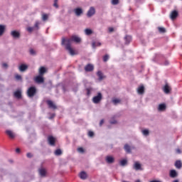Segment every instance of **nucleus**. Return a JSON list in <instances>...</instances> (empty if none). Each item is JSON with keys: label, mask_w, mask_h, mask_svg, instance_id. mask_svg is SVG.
Listing matches in <instances>:
<instances>
[{"label": "nucleus", "mask_w": 182, "mask_h": 182, "mask_svg": "<svg viewBox=\"0 0 182 182\" xmlns=\"http://www.w3.org/2000/svg\"><path fill=\"white\" fill-rule=\"evenodd\" d=\"M80 38L76 36H73L70 38H63L62 39V45H65V49L68 50L69 53L72 56H74V55H76V53L75 52V50H73V48H72L71 47L72 42H76V43H80Z\"/></svg>", "instance_id": "f257e3e1"}, {"label": "nucleus", "mask_w": 182, "mask_h": 182, "mask_svg": "<svg viewBox=\"0 0 182 182\" xmlns=\"http://www.w3.org/2000/svg\"><path fill=\"white\" fill-rule=\"evenodd\" d=\"M36 95V87H30L27 90V95L28 97H33Z\"/></svg>", "instance_id": "f03ea898"}, {"label": "nucleus", "mask_w": 182, "mask_h": 182, "mask_svg": "<svg viewBox=\"0 0 182 182\" xmlns=\"http://www.w3.org/2000/svg\"><path fill=\"white\" fill-rule=\"evenodd\" d=\"M102 100V93L99 92L97 96L94 97L92 99L93 103L97 104Z\"/></svg>", "instance_id": "7ed1b4c3"}, {"label": "nucleus", "mask_w": 182, "mask_h": 182, "mask_svg": "<svg viewBox=\"0 0 182 182\" xmlns=\"http://www.w3.org/2000/svg\"><path fill=\"white\" fill-rule=\"evenodd\" d=\"M96 14V10L95 9V7H90L87 13V16L88 18H91V16H93Z\"/></svg>", "instance_id": "20e7f679"}, {"label": "nucleus", "mask_w": 182, "mask_h": 182, "mask_svg": "<svg viewBox=\"0 0 182 182\" xmlns=\"http://www.w3.org/2000/svg\"><path fill=\"white\" fill-rule=\"evenodd\" d=\"M11 36L14 38V39H19L21 38V33H19L17 31H12L11 32Z\"/></svg>", "instance_id": "39448f33"}, {"label": "nucleus", "mask_w": 182, "mask_h": 182, "mask_svg": "<svg viewBox=\"0 0 182 182\" xmlns=\"http://www.w3.org/2000/svg\"><path fill=\"white\" fill-rule=\"evenodd\" d=\"M48 141L50 146H55V143H56V139L53 137V136H48Z\"/></svg>", "instance_id": "423d86ee"}, {"label": "nucleus", "mask_w": 182, "mask_h": 182, "mask_svg": "<svg viewBox=\"0 0 182 182\" xmlns=\"http://www.w3.org/2000/svg\"><path fill=\"white\" fill-rule=\"evenodd\" d=\"M34 80L36 83H43L45 82V80L43 79V75H39L38 76H36L34 78Z\"/></svg>", "instance_id": "0eeeda50"}, {"label": "nucleus", "mask_w": 182, "mask_h": 182, "mask_svg": "<svg viewBox=\"0 0 182 182\" xmlns=\"http://www.w3.org/2000/svg\"><path fill=\"white\" fill-rule=\"evenodd\" d=\"M46 103L50 109H53V110H55V109H58V107H56V105L52 102V100H47Z\"/></svg>", "instance_id": "6e6552de"}, {"label": "nucleus", "mask_w": 182, "mask_h": 182, "mask_svg": "<svg viewBox=\"0 0 182 182\" xmlns=\"http://www.w3.org/2000/svg\"><path fill=\"white\" fill-rule=\"evenodd\" d=\"M163 90L166 95H169V93L171 92V87L168 86V84H166L163 87Z\"/></svg>", "instance_id": "1a4fd4ad"}, {"label": "nucleus", "mask_w": 182, "mask_h": 182, "mask_svg": "<svg viewBox=\"0 0 182 182\" xmlns=\"http://www.w3.org/2000/svg\"><path fill=\"white\" fill-rule=\"evenodd\" d=\"M105 161L108 164H112V163H114V157L112 156H107L105 158Z\"/></svg>", "instance_id": "9d476101"}, {"label": "nucleus", "mask_w": 182, "mask_h": 182, "mask_svg": "<svg viewBox=\"0 0 182 182\" xmlns=\"http://www.w3.org/2000/svg\"><path fill=\"white\" fill-rule=\"evenodd\" d=\"M95 69L93 65L88 64L85 67V72H92Z\"/></svg>", "instance_id": "9b49d317"}, {"label": "nucleus", "mask_w": 182, "mask_h": 182, "mask_svg": "<svg viewBox=\"0 0 182 182\" xmlns=\"http://www.w3.org/2000/svg\"><path fill=\"white\" fill-rule=\"evenodd\" d=\"M6 134L9 137V139H15V134L11 130H6Z\"/></svg>", "instance_id": "f8f14e48"}, {"label": "nucleus", "mask_w": 182, "mask_h": 182, "mask_svg": "<svg viewBox=\"0 0 182 182\" xmlns=\"http://www.w3.org/2000/svg\"><path fill=\"white\" fill-rule=\"evenodd\" d=\"M133 167L134 170L136 171L143 170V168H141V164H140L139 161H135Z\"/></svg>", "instance_id": "ddd939ff"}, {"label": "nucleus", "mask_w": 182, "mask_h": 182, "mask_svg": "<svg viewBox=\"0 0 182 182\" xmlns=\"http://www.w3.org/2000/svg\"><path fill=\"white\" fill-rule=\"evenodd\" d=\"M18 70L20 72H25L26 70H28V65L26 64H21L18 67Z\"/></svg>", "instance_id": "4468645a"}, {"label": "nucleus", "mask_w": 182, "mask_h": 182, "mask_svg": "<svg viewBox=\"0 0 182 182\" xmlns=\"http://www.w3.org/2000/svg\"><path fill=\"white\" fill-rule=\"evenodd\" d=\"M79 177L81 180H86V178H87V173L85 171H81L79 174Z\"/></svg>", "instance_id": "2eb2a0df"}, {"label": "nucleus", "mask_w": 182, "mask_h": 182, "mask_svg": "<svg viewBox=\"0 0 182 182\" xmlns=\"http://www.w3.org/2000/svg\"><path fill=\"white\" fill-rule=\"evenodd\" d=\"M74 12L77 16H80L83 14V10L80 8H77L74 10Z\"/></svg>", "instance_id": "dca6fc26"}, {"label": "nucleus", "mask_w": 182, "mask_h": 182, "mask_svg": "<svg viewBox=\"0 0 182 182\" xmlns=\"http://www.w3.org/2000/svg\"><path fill=\"white\" fill-rule=\"evenodd\" d=\"M169 176L170 177H171V178H176V177H177L178 176L177 171H176V170L174 169L171 170Z\"/></svg>", "instance_id": "f3484780"}, {"label": "nucleus", "mask_w": 182, "mask_h": 182, "mask_svg": "<svg viewBox=\"0 0 182 182\" xmlns=\"http://www.w3.org/2000/svg\"><path fill=\"white\" fill-rule=\"evenodd\" d=\"M177 16H178V12H177V11H173L171 13V19H172V21H174Z\"/></svg>", "instance_id": "a211bd4d"}, {"label": "nucleus", "mask_w": 182, "mask_h": 182, "mask_svg": "<svg viewBox=\"0 0 182 182\" xmlns=\"http://www.w3.org/2000/svg\"><path fill=\"white\" fill-rule=\"evenodd\" d=\"M14 97H16V99H21L22 98V92L21 90H17L14 92Z\"/></svg>", "instance_id": "6ab92c4d"}, {"label": "nucleus", "mask_w": 182, "mask_h": 182, "mask_svg": "<svg viewBox=\"0 0 182 182\" xmlns=\"http://www.w3.org/2000/svg\"><path fill=\"white\" fill-rule=\"evenodd\" d=\"M97 75L98 76L99 80H103V79L106 78V76L103 75V73H102V71H98L97 73Z\"/></svg>", "instance_id": "aec40b11"}, {"label": "nucleus", "mask_w": 182, "mask_h": 182, "mask_svg": "<svg viewBox=\"0 0 182 182\" xmlns=\"http://www.w3.org/2000/svg\"><path fill=\"white\" fill-rule=\"evenodd\" d=\"M39 171V174L40 176H41V177H45V176H46V169L41 168L38 170Z\"/></svg>", "instance_id": "412c9836"}, {"label": "nucleus", "mask_w": 182, "mask_h": 182, "mask_svg": "<svg viewBox=\"0 0 182 182\" xmlns=\"http://www.w3.org/2000/svg\"><path fill=\"white\" fill-rule=\"evenodd\" d=\"M38 72L41 76H43L46 73V68L45 67H41Z\"/></svg>", "instance_id": "4be33fe9"}, {"label": "nucleus", "mask_w": 182, "mask_h": 182, "mask_svg": "<svg viewBox=\"0 0 182 182\" xmlns=\"http://www.w3.org/2000/svg\"><path fill=\"white\" fill-rule=\"evenodd\" d=\"M137 92L139 95H143L144 93V86L141 85L138 87Z\"/></svg>", "instance_id": "5701e85b"}, {"label": "nucleus", "mask_w": 182, "mask_h": 182, "mask_svg": "<svg viewBox=\"0 0 182 182\" xmlns=\"http://www.w3.org/2000/svg\"><path fill=\"white\" fill-rule=\"evenodd\" d=\"M175 167H176V168L180 169L182 167V163L181 161L178 160L175 162Z\"/></svg>", "instance_id": "b1692460"}, {"label": "nucleus", "mask_w": 182, "mask_h": 182, "mask_svg": "<svg viewBox=\"0 0 182 182\" xmlns=\"http://www.w3.org/2000/svg\"><path fill=\"white\" fill-rule=\"evenodd\" d=\"M124 149L127 153H132V147L129 144H125Z\"/></svg>", "instance_id": "393cba45"}, {"label": "nucleus", "mask_w": 182, "mask_h": 182, "mask_svg": "<svg viewBox=\"0 0 182 182\" xmlns=\"http://www.w3.org/2000/svg\"><path fill=\"white\" fill-rule=\"evenodd\" d=\"M5 33V26L0 25V36H2Z\"/></svg>", "instance_id": "a878e982"}, {"label": "nucleus", "mask_w": 182, "mask_h": 182, "mask_svg": "<svg viewBox=\"0 0 182 182\" xmlns=\"http://www.w3.org/2000/svg\"><path fill=\"white\" fill-rule=\"evenodd\" d=\"M159 110L160 112H163V110H166V105L165 104H161L159 105Z\"/></svg>", "instance_id": "bb28decb"}, {"label": "nucleus", "mask_w": 182, "mask_h": 182, "mask_svg": "<svg viewBox=\"0 0 182 182\" xmlns=\"http://www.w3.org/2000/svg\"><path fill=\"white\" fill-rule=\"evenodd\" d=\"M125 42H126L127 45H129V43L130 42H132V36H125Z\"/></svg>", "instance_id": "cd10ccee"}, {"label": "nucleus", "mask_w": 182, "mask_h": 182, "mask_svg": "<svg viewBox=\"0 0 182 182\" xmlns=\"http://www.w3.org/2000/svg\"><path fill=\"white\" fill-rule=\"evenodd\" d=\"M54 154L55 156H60L62 155V150H60V149H56L54 152Z\"/></svg>", "instance_id": "c85d7f7f"}, {"label": "nucleus", "mask_w": 182, "mask_h": 182, "mask_svg": "<svg viewBox=\"0 0 182 182\" xmlns=\"http://www.w3.org/2000/svg\"><path fill=\"white\" fill-rule=\"evenodd\" d=\"M158 31L160 33H165L166 28L164 27H158Z\"/></svg>", "instance_id": "c756f323"}, {"label": "nucleus", "mask_w": 182, "mask_h": 182, "mask_svg": "<svg viewBox=\"0 0 182 182\" xmlns=\"http://www.w3.org/2000/svg\"><path fill=\"white\" fill-rule=\"evenodd\" d=\"M85 33L87 35H92V33H93V31L91 29H90V28H86L85 30Z\"/></svg>", "instance_id": "7c9ffc66"}, {"label": "nucleus", "mask_w": 182, "mask_h": 182, "mask_svg": "<svg viewBox=\"0 0 182 182\" xmlns=\"http://www.w3.org/2000/svg\"><path fill=\"white\" fill-rule=\"evenodd\" d=\"M120 99L115 98L112 100V103H114V105H117L118 103H120Z\"/></svg>", "instance_id": "2f4dec72"}, {"label": "nucleus", "mask_w": 182, "mask_h": 182, "mask_svg": "<svg viewBox=\"0 0 182 182\" xmlns=\"http://www.w3.org/2000/svg\"><path fill=\"white\" fill-rule=\"evenodd\" d=\"M15 79H16V80H22V76L20 75L19 74H16V75H15Z\"/></svg>", "instance_id": "473e14b6"}, {"label": "nucleus", "mask_w": 182, "mask_h": 182, "mask_svg": "<svg viewBox=\"0 0 182 182\" xmlns=\"http://www.w3.org/2000/svg\"><path fill=\"white\" fill-rule=\"evenodd\" d=\"M120 164H121L122 166H126V164H127V160H126V159L122 160V161H120Z\"/></svg>", "instance_id": "72a5a7b5"}, {"label": "nucleus", "mask_w": 182, "mask_h": 182, "mask_svg": "<svg viewBox=\"0 0 182 182\" xmlns=\"http://www.w3.org/2000/svg\"><path fill=\"white\" fill-rule=\"evenodd\" d=\"M48 14H43L42 15V19H43V21H48Z\"/></svg>", "instance_id": "f704fd0d"}, {"label": "nucleus", "mask_w": 182, "mask_h": 182, "mask_svg": "<svg viewBox=\"0 0 182 182\" xmlns=\"http://www.w3.org/2000/svg\"><path fill=\"white\" fill-rule=\"evenodd\" d=\"M142 133H143L144 136H149V132L148 129H144V130L142 131Z\"/></svg>", "instance_id": "c9c22d12"}, {"label": "nucleus", "mask_w": 182, "mask_h": 182, "mask_svg": "<svg viewBox=\"0 0 182 182\" xmlns=\"http://www.w3.org/2000/svg\"><path fill=\"white\" fill-rule=\"evenodd\" d=\"M107 60H109V55L106 54V55H104V57H103V61H104V62H107Z\"/></svg>", "instance_id": "e433bc0d"}, {"label": "nucleus", "mask_w": 182, "mask_h": 182, "mask_svg": "<svg viewBox=\"0 0 182 182\" xmlns=\"http://www.w3.org/2000/svg\"><path fill=\"white\" fill-rule=\"evenodd\" d=\"M86 92H87V96H90V92H92V88H87Z\"/></svg>", "instance_id": "4c0bfd02"}, {"label": "nucleus", "mask_w": 182, "mask_h": 182, "mask_svg": "<svg viewBox=\"0 0 182 182\" xmlns=\"http://www.w3.org/2000/svg\"><path fill=\"white\" fill-rule=\"evenodd\" d=\"M88 136H89V137H93V136H95V133L92 131H89Z\"/></svg>", "instance_id": "58836bf2"}, {"label": "nucleus", "mask_w": 182, "mask_h": 182, "mask_svg": "<svg viewBox=\"0 0 182 182\" xmlns=\"http://www.w3.org/2000/svg\"><path fill=\"white\" fill-rule=\"evenodd\" d=\"M119 4V0H112V5H117Z\"/></svg>", "instance_id": "ea45409f"}, {"label": "nucleus", "mask_w": 182, "mask_h": 182, "mask_svg": "<svg viewBox=\"0 0 182 182\" xmlns=\"http://www.w3.org/2000/svg\"><path fill=\"white\" fill-rule=\"evenodd\" d=\"M33 29H35V28H33V27H28L27 28V31H28V32H33Z\"/></svg>", "instance_id": "a19ab883"}, {"label": "nucleus", "mask_w": 182, "mask_h": 182, "mask_svg": "<svg viewBox=\"0 0 182 182\" xmlns=\"http://www.w3.org/2000/svg\"><path fill=\"white\" fill-rule=\"evenodd\" d=\"M29 52H30V55H36L35 50H33V48L30 49Z\"/></svg>", "instance_id": "79ce46f5"}, {"label": "nucleus", "mask_w": 182, "mask_h": 182, "mask_svg": "<svg viewBox=\"0 0 182 182\" xmlns=\"http://www.w3.org/2000/svg\"><path fill=\"white\" fill-rule=\"evenodd\" d=\"M53 6H55V8H59V6L58 5V0H54Z\"/></svg>", "instance_id": "37998d69"}, {"label": "nucleus", "mask_w": 182, "mask_h": 182, "mask_svg": "<svg viewBox=\"0 0 182 182\" xmlns=\"http://www.w3.org/2000/svg\"><path fill=\"white\" fill-rule=\"evenodd\" d=\"M2 68H4V69H8V64L6 63H3Z\"/></svg>", "instance_id": "c03bdc74"}, {"label": "nucleus", "mask_w": 182, "mask_h": 182, "mask_svg": "<svg viewBox=\"0 0 182 182\" xmlns=\"http://www.w3.org/2000/svg\"><path fill=\"white\" fill-rule=\"evenodd\" d=\"M77 151H79V153H85V149H83L82 147H80L77 149Z\"/></svg>", "instance_id": "a18cd8bd"}, {"label": "nucleus", "mask_w": 182, "mask_h": 182, "mask_svg": "<svg viewBox=\"0 0 182 182\" xmlns=\"http://www.w3.org/2000/svg\"><path fill=\"white\" fill-rule=\"evenodd\" d=\"M26 156H27V157L28 158V159H32V157H33V155H32V154H31V153H27V154H26Z\"/></svg>", "instance_id": "49530a36"}, {"label": "nucleus", "mask_w": 182, "mask_h": 182, "mask_svg": "<svg viewBox=\"0 0 182 182\" xmlns=\"http://www.w3.org/2000/svg\"><path fill=\"white\" fill-rule=\"evenodd\" d=\"M108 31H109V32L112 33V32H114V28H113V27H109V28H108Z\"/></svg>", "instance_id": "de8ad7c7"}, {"label": "nucleus", "mask_w": 182, "mask_h": 182, "mask_svg": "<svg viewBox=\"0 0 182 182\" xmlns=\"http://www.w3.org/2000/svg\"><path fill=\"white\" fill-rule=\"evenodd\" d=\"M116 123H117V121H116V120H112V121H110V124H116Z\"/></svg>", "instance_id": "09e8293b"}, {"label": "nucleus", "mask_w": 182, "mask_h": 182, "mask_svg": "<svg viewBox=\"0 0 182 182\" xmlns=\"http://www.w3.org/2000/svg\"><path fill=\"white\" fill-rule=\"evenodd\" d=\"M35 28H37V29H38L39 28V23H38V22H36V23H35Z\"/></svg>", "instance_id": "8fccbe9b"}, {"label": "nucleus", "mask_w": 182, "mask_h": 182, "mask_svg": "<svg viewBox=\"0 0 182 182\" xmlns=\"http://www.w3.org/2000/svg\"><path fill=\"white\" fill-rule=\"evenodd\" d=\"M103 123H105V120L104 119H102L100 122V126H102L103 125Z\"/></svg>", "instance_id": "3c124183"}, {"label": "nucleus", "mask_w": 182, "mask_h": 182, "mask_svg": "<svg viewBox=\"0 0 182 182\" xmlns=\"http://www.w3.org/2000/svg\"><path fill=\"white\" fill-rule=\"evenodd\" d=\"M16 152H17V153H21V149L17 148V149H16Z\"/></svg>", "instance_id": "603ef678"}, {"label": "nucleus", "mask_w": 182, "mask_h": 182, "mask_svg": "<svg viewBox=\"0 0 182 182\" xmlns=\"http://www.w3.org/2000/svg\"><path fill=\"white\" fill-rule=\"evenodd\" d=\"M149 182H161V181H157V180H153V181H150Z\"/></svg>", "instance_id": "864d4df0"}, {"label": "nucleus", "mask_w": 182, "mask_h": 182, "mask_svg": "<svg viewBox=\"0 0 182 182\" xmlns=\"http://www.w3.org/2000/svg\"><path fill=\"white\" fill-rule=\"evenodd\" d=\"M176 151H177V153H178V154L181 153V151L180 149H177Z\"/></svg>", "instance_id": "5fc2aeb1"}, {"label": "nucleus", "mask_w": 182, "mask_h": 182, "mask_svg": "<svg viewBox=\"0 0 182 182\" xmlns=\"http://www.w3.org/2000/svg\"><path fill=\"white\" fill-rule=\"evenodd\" d=\"M53 117H55V114H54L50 117V119H53Z\"/></svg>", "instance_id": "6e6d98bb"}, {"label": "nucleus", "mask_w": 182, "mask_h": 182, "mask_svg": "<svg viewBox=\"0 0 182 182\" xmlns=\"http://www.w3.org/2000/svg\"><path fill=\"white\" fill-rule=\"evenodd\" d=\"M100 45H102V43H97V46H100Z\"/></svg>", "instance_id": "4d7b16f0"}, {"label": "nucleus", "mask_w": 182, "mask_h": 182, "mask_svg": "<svg viewBox=\"0 0 182 182\" xmlns=\"http://www.w3.org/2000/svg\"><path fill=\"white\" fill-rule=\"evenodd\" d=\"M92 46H93V48H95V46H96L95 43H92Z\"/></svg>", "instance_id": "13d9d810"}, {"label": "nucleus", "mask_w": 182, "mask_h": 182, "mask_svg": "<svg viewBox=\"0 0 182 182\" xmlns=\"http://www.w3.org/2000/svg\"><path fill=\"white\" fill-rule=\"evenodd\" d=\"M173 182H178V180H175Z\"/></svg>", "instance_id": "bf43d9fd"}, {"label": "nucleus", "mask_w": 182, "mask_h": 182, "mask_svg": "<svg viewBox=\"0 0 182 182\" xmlns=\"http://www.w3.org/2000/svg\"><path fill=\"white\" fill-rule=\"evenodd\" d=\"M136 182H140V180H137V181H136Z\"/></svg>", "instance_id": "052dcab7"}]
</instances>
